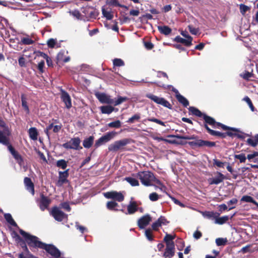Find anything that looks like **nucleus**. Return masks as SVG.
<instances>
[{
	"mask_svg": "<svg viewBox=\"0 0 258 258\" xmlns=\"http://www.w3.org/2000/svg\"><path fill=\"white\" fill-rule=\"evenodd\" d=\"M137 177L140 179L142 183L146 186L152 185V183L154 181L159 185L161 184V182L155 178L153 174L148 171L139 172Z\"/></svg>",
	"mask_w": 258,
	"mask_h": 258,
	"instance_id": "obj_1",
	"label": "nucleus"
},
{
	"mask_svg": "<svg viewBox=\"0 0 258 258\" xmlns=\"http://www.w3.org/2000/svg\"><path fill=\"white\" fill-rule=\"evenodd\" d=\"M20 233L30 246L42 248L44 243L39 241L37 237L31 235L22 229L20 230Z\"/></svg>",
	"mask_w": 258,
	"mask_h": 258,
	"instance_id": "obj_2",
	"label": "nucleus"
},
{
	"mask_svg": "<svg viewBox=\"0 0 258 258\" xmlns=\"http://www.w3.org/2000/svg\"><path fill=\"white\" fill-rule=\"evenodd\" d=\"M81 140L79 138H72L69 141L62 145V146L66 149H73L79 150L82 149L80 146Z\"/></svg>",
	"mask_w": 258,
	"mask_h": 258,
	"instance_id": "obj_3",
	"label": "nucleus"
},
{
	"mask_svg": "<svg viewBox=\"0 0 258 258\" xmlns=\"http://www.w3.org/2000/svg\"><path fill=\"white\" fill-rule=\"evenodd\" d=\"M146 97L151 99L157 104H160L169 109L171 108L172 106L170 103L163 98L159 97L151 94H147Z\"/></svg>",
	"mask_w": 258,
	"mask_h": 258,
	"instance_id": "obj_4",
	"label": "nucleus"
},
{
	"mask_svg": "<svg viewBox=\"0 0 258 258\" xmlns=\"http://www.w3.org/2000/svg\"><path fill=\"white\" fill-rule=\"evenodd\" d=\"M129 143V140L124 139L121 140L114 142L108 146V150L110 151H117Z\"/></svg>",
	"mask_w": 258,
	"mask_h": 258,
	"instance_id": "obj_5",
	"label": "nucleus"
},
{
	"mask_svg": "<svg viewBox=\"0 0 258 258\" xmlns=\"http://www.w3.org/2000/svg\"><path fill=\"white\" fill-rule=\"evenodd\" d=\"M104 196L108 199H112L119 202H122L124 200V196L121 192L116 191H111L103 194Z\"/></svg>",
	"mask_w": 258,
	"mask_h": 258,
	"instance_id": "obj_6",
	"label": "nucleus"
},
{
	"mask_svg": "<svg viewBox=\"0 0 258 258\" xmlns=\"http://www.w3.org/2000/svg\"><path fill=\"white\" fill-rule=\"evenodd\" d=\"M51 215L57 221H62L67 219L68 215L61 211L58 208L54 207L51 211Z\"/></svg>",
	"mask_w": 258,
	"mask_h": 258,
	"instance_id": "obj_7",
	"label": "nucleus"
},
{
	"mask_svg": "<svg viewBox=\"0 0 258 258\" xmlns=\"http://www.w3.org/2000/svg\"><path fill=\"white\" fill-rule=\"evenodd\" d=\"M117 133L115 132H110L106 133L104 136L100 138L95 143V146L99 147L100 145L109 142L113 139Z\"/></svg>",
	"mask_w": 258,
	"mask_h": 258,
	"instance_id": "obj_8",
	"label": "nucleus"
},
{
	"mask_svg": "<svg viewBox=\"0 0 258 258\" xmlns=\"http://www.w3.org/2000/svg\"><path fill=\"white\" fill-rule=\"evenodd\" d=\"M42 248L44 249L53 258H59L60 256L59 250L53 245L44 243Z\"/></svg>",
	"mask_w": 258,
	"mask_h": 258,
	"instance_id": "obj_9",
	"label": "nucleus"
},
{
	"mask_svg": "<svg viewBox=\"0 0 258 258\" xmlns=\"http://www.w3.org/2000/svg\"><path fill=\"white\" fill-rule=\"evenodd\" d=\"M95 96L102 103L110 104L114 102L113 100L110 98V96L105 93H97L95 94Z\"/></svg>",
	"mask_w": 258,
	"mask_h": 258,
	"instance_id": "obj_10",
	"label": "nucleus"
},
{
	"mask_svg": "<svg viewBox=\"0 0 258 258\" xmlns=\"http://www.w3.org/2000/svg\"><path fill=\"white\" fill-rule=\"evenodd\" d=\"M203 118L206 123H208L210 125H212L213 127L214 128H215L217 126H221L222 128L224 130L229 129V128L228 126L222 124L220 123H216L213 118L208 116L205 114L203 115Z\"/></svg>",
	"mask_w": 258,
	"mask_h": 258,
	"instance_id": "obj_11",
	"label": "nucleus"
},
{
	"mask_svg": "<svg viewBox=\"0 0 258 258\" xmlns=\"http://www.w3.org/2000/svg\"><path fill=\"white\" fill-rule=\"evenodd\" d=\"M60 98L67 108L69 109L72 107L71 97L66 91L61 90Z\"/></svg>",
	"mask_w": 258,
	"mask_h": 258,
	"instance_id": "obj_12",
	"label": "nucleus"
},
{
	"mask_svg": "<svg viewBox=\"0 0 258 258\" xmlns=\"http://www.w3.org/2000/svg\"><path fill=\"white\" fill-rule=\"evenodd\" d=\"M152 218L151 216L147 214L140 218L138 221L139 227L141 229H144L151 221Z\"/></svg>",
	"mask_w": 258,
	"mask_h": 258,
	"instance_id": "obj_13",
	"label": "nucleus"
},
{
	"mask_svg": "<svg viewBox=\"0 0 258 258\" xmlns=\"http://www.w3.org/2000/svg\"><path fill=\"white\" fill-rule=\"evenodd\" d=\"M69 176L68 170L64 171L59 172V179L56 183V185L58 186H61L64 184L68 182L67 178Z\"/></svg>",
	"mask_w": 258,
	"mask_h": 258,
	"instance_id": "obj_14",
	"label": "nucleus"
},
{
	"mask_svg": "<svg viewBox=\"0 0 258 258\" xmlns=\"http://www.w3.org/2000/svg\"><path fill=\"white\" fill-rule=\"evenodd\" d=\"M174 244L168 243L166 245L165 251L163 254L165 258H171L174 254Z\"/></svg>",
	"mask_w": 258,
	"mask_h": 258,
	"instance_id": "obj_15",
	"label": "nucleus"
},
{
	"mask_svg": "<svg viewBox=\"0 0 258 258\" xmlns=\"http://www.w3.org/2000/svg\"><path fill=\"white\" fill-rule=\"evenodd\" d=\"M168 221L165 217L161 216L156 221L154 222L152 225L153 230L157 231L159 227L162 225H166L168 223Z\"/></svg>",
	"mask_w": 258,
	"mask_h": 258,
	"instance_id": "obj_16",
	"label": "nucleus"
},
{
	"mask_svg": "<svg viewBox=\"0 0 258 258\" xmlns=\"http://www.w3.org/2000/svg\"><path fill=\"white\" fill-rule=\"evenodd\" d=\"M217 176L208 179L210 184H218L225 178V176L220 172H217Z\"/></svg>",
	"mask_w": 258,
	"mask_h": 258,
	"instance_id": "obj_17",
	"label": "nucleus"
},
{
	"mask_svg": "<svg viewBox=\"0 0 258 258\" xmlns=\"http://www.w3.org/2000/svg\"><path fill=\"white\" fill-rule=\"evenodd\" d=\"M68 53V51L64 50H62L59 52L57 55V60L58 62L62 61L67 62L70 61V57L69 56H66Z\"/></svg>",
	"mask_w": 258,
	"mask_h": 258,
	"instance_id": "obj_18",
	"label": "nucleus"
},
{
	"mask_svg": "<svg viewBox=\"0 0 258 258\" xmlns=\"http://www.w3.org/2000/svg\"><path fill=\"white\" fill-rule=\"evenodd\" d=\"M24 182L27 190L30 192L33 195H34V184L31 179L29 177L24 178Z\"/></svg>",
	"mask_w": 258,
	"mask_h": 258,
	"instance_id": "obj_19",
	"label": "nucleus"
},
{
	"mask_svg": "<svg viewBox=\"0 0 258 258\" xmlns=\"http://www.w3.org/2000/svg\"><path fill=\"white\" fill-rule=\"evenodd\" d=\"M50 203V200L47 197L42 195L41 197V200L40 202V208L42 211H44L45 209H47L49 204Z\"/></svg>",
	"mask_w": 258,
	"mask_h": 258,
	"instance_id": "obj_20",
	"label": "nucleus"
},
{
	"mask_svg": "<svg viewBox=\"0 0 258 258\" xmlns=\"http://www.w3.org/2000/svg\"><path fill=\"white\" fill-rule=\"evenodd\" d=\"M8 148L9 151L12 154L14 158L17 160V162L19 164H21L23 160L21 155L16 151L15 150V149L11 145H9Z\"/></svg>",
	"mask_w": 258,
	"mask_h": 258,
	"instance_id": "obj_21",
	"label": "nucleus"
},
{
	"mask_svg": "<svg viewBox=\"0 0 258 258\" xmlns=\"http://www.w3.org/2000/svg\"><path fill=\"white\" fill-rule=\"evenodd\" d=\"M192 37L190 36H187L186 38H182L181 37L178 36L175 38V40L177 42H180L185 44L186 46H190L191 45Z\"/></svg>",
	"mask_w": 258,
	"mask_h": 258,
	"instance_id": "obj_22",
	"label": "nucleus"
},
{
	"mask_svg": "<svg viewBox=\"0 0 258 258\" xmlns=\"http://www.w3.org/2000/svg\"><path fill=\"white\" fill-rule=\"evenodd\" d=\"M199 212L203 215V216L207 219L210 220H215L216 215H218V213L210 211H200Z\"/></svg>",
	"mask_w": 258,
	"mask_h": 258,
	"instance_id": "obj_23",
	"label": "nucleus"
},
{
	"mask_svg": "<svg viewBox=\"0 0 258 258\" xmlns=\"http://www.w3.org/2000/svg\"><path fill=\"white\" fill-rule=\"evenodd\" d=\"M8 135L9 134L6 131H0V143L5 145H10Z\"/></svg>",
	"mask_w": 258,
	"mask_h": 258,
	"instance_id": "obj_24",
	"label": "nucleus"
},
{
	"mask_svg": "<svg viewBox=\"0 0 258 258\" xmlns=\"http://www.w3.org/2000/svg\"><path fill=\"white\" fill-rule=\"evenodd\" d=\"M176 97L178 101L184 106L186 107L189 105L188 100L184 97L180 95L178 90H176Z\"/></svg>",
	"mask_w": 258,
	"mask_h": 258,
	"instance_id": "obj_25",
	"label": "nucleus"
},
{
	"mask_svg": "<svg viewBox=\"0 0 258 258\" xmlns=\"http://www.w3.org/2000/svg\"><path fill=\"white\" fill-rule=\"evenodd\" d=\"M220 214L218 213V215H216V218L215 220V223L219 225H222L225 223L229 219L228 216H224L219 217Z\"/></svg>",
	"mask_w": 258,
	"mask_h": 258,
	"instance_id": "obj_26",
	"label": "nucleus"
},
{
	"mask_svg": "<svg viewBox=\"0 0 258 258\" xmlns=\"http://www.w3.org/2000/svg\"><path fill=\"white\" fill-rule=\"evenodd\" d=\"M102 113L109 114L114 110V108L110 105L102 106L100 107Z\"/></svg>",
	"mask_w": 258,
	"mask_h": 258,
	"instance_id": "obj_27",
	"label": "nucleus"
},
{
	"mask_svg": "<svg viewBox=\"0 0 258 258\" xmlns=\"http://www.w3.org/2000/svg\"><path fill=\"white\" fill-rule=\"evenodd\" d=\"M241 202H244L246 203H251L255 205L257 207H258V203L256 202L251 197L249 196H244L241 199Z\"/></svg>",
	"mask_w": 258,
	"mask_h": 258,
	"instance_id": "obj_28",
	"label": "nucleus"
},
{
	"mask_svg": "<svg viewBox=\"0 0 258 258\" xmlns=\"http://www.w3.org/2000/svg\"><path fill=\"white\" fill-rule=\"evenodd\" d=\"M29 135L30 138L33 140H36L37 139L38 133L37 129L35 127H31L29 130Z\"/></svg>",
	"mask_w": 258,
	"mask_h": 258,
	"instance_id": "obj_29",
	"label": "nucleus"
},
{
	"mask_svg": "<svg viewBox=\"0 0 258 258\" xmlns=\"http://www.w3.org/2000/svg\"><path fill=\"white\" fill-rule=\"evenodd\" d=\"M93 141H94V137L93 136H90L89 138L85 139L83 141V146L85 148H89L92 146V145L93 143Z\"/></svg>",
	"mask_w": 258,
	"mask_h": 258,
	"instance_id": "obj_30",
	"label": "nucleus"
},
{
	"mask_svg": "<svg viewBox=\"0 0 258 258\" xmlns=\"http://www.w3.org/2000/svg\"><path fill=\"white\" fill-rule=\"evenodd\" d=\"M127 213L132 214L137 211V206L135 202H131L127 206Z\"/></svg>",
	"mask_w": 258,
	"mask_h": 258,
	"instance_id": "obj_31",
	"label": "nucleus"
},
{
	"mask_svg": "<svg viewBox=\"0 0 258 258\" xmlns=\"http://www.w3.org/2000/svg\"><path fill=\"white\" fill-rule=\"evenodd\" d=\"M158 29L161 33L166 35L169 34L171 32V29L166 26H159L158 27Z\"/></svg>",
	"mask_w": 258,
	"mask_h": 258,
	"instance_id": "obj_32",
	"label": "nucleus"
},
{
	"mask_svg": "<svg viewBox=\"0 0 258 258\" xmlns=\"http://www.w3.org/2000/svg\"><path fill=\"white\" fill-rule=\"evenodd\" d=\"M6 221L12 226L17 227V225L16 223L15 222L14 219H13L11 215L10 214L7 213L5 214L4 215Z\"/></svg>",
	"mask_w": 258,
	"mask_h": 258,
	"instance_id": "obj_33",
	"label": "nucleus"
},
{
	"mask_svg": "<svg viewBox=\"0 0 258 258\" xmlns=\"http://www.w3.org/2000/svg\"><path fill=\"white\" fill-rule=\"evenodd\" d=\"M106 3L107 5L110 6H118L122 8H127L126 6L119 4L117 0H106Z\"/></svg>",
	"mask_w": 258,
	"mask_h": 258,
	"instance_id": "obj_34",
	"label": "nucleus"
},
{
	"mask_svg": "<svg viewBox=\"0 0 258 258\" xmlns=\"http://www.w3.org/2000/svg\"><path fill=\"white\" fill-rule=\"evenodd\" d=\"M125 180L132 186H138L139 185L138 180L134 178L128 177H126Z\"/></svg>",
	"mask_w": 258,
	"mask_h": 258,
	"instance_id": "obj_35",
	"label": "nucleus"
},
{
	"mask_svg": "<svg viewBox=\"0 0 258 258\" xmlns=\"http://www.w3.org/2000/svg\"><path fill=\"white\" fill-rule=\"evenodd\" d=\"M175 238V235H172L170 234H168L167 233L166 234V236L164 238V241L166 242V244L167 245L168 243L170 244H174V242L172 241V240Z\"/></svg>",
	"mask_w": 258,
	"mask_h": 258,
	"instance_id": "obj_36",
	"label": "nucleus"
},
{
	"mask_svg": "<svg viewBox=\"0 0 258 258\" xmlns=\"http://www.w3.org/2000/svg\"><path fill=\"white\" fill-rule=\"evenodd\" d=\"M102 14L107 20H111L113 18V14L111 11H108L104 8L102 9Z\"/></svg>",
	"mask_w": 258,
	"mask_h": 258,
	"instance_id": "obj_37",
	"label": "nucleus"
},
{
	"mask_svg": "<svg viewBox=\"0 0 258 258\" xmlns=\"http://www.w3.org/2000/svg\"><path fill=\"white\" fill-rule=\"evenodd\" d=\"M189 111L192 113V114L201 117L203 116L202 113L198 109L194 107H190L189 108Z\"/></svg>",
	"mask_w": 258,
	"mask_h": 258,
	"instance_id": "obj_38",
	"label": "nucleus"
},
{
	"mask_svg": "<svg viewBox=\"0 0 258 258\" xmlns=\"http://www.w3.org/2000/svg\"><path fill=\"white\" fill-rule=\"evenodd\" d=\"M121 123L119 120L108 123L107 125L111 128H119L121 126Z\"/></svg>",
	"mask_w": 258,
	"mask_h": 258,
	"instance_id": "obj_39",
	"label": "nucleus"
},
{
	"mask_svg": "<svg viewBox=\"0 0 258 258\" xmlns=\"http://www.w3.org/2000/svg\"><path fill=\"white\" fill-rule=\"evenodd\" d=\"M205 127L206 128V129L207 130V131H208V132L211 135H213V136H222L223 135V134L220 133V132H217V131H215L214 130H212L211 129H210L208 126L207 125V124H205Z\"/></svg>",
	"mask_w": 258,
	"mask_h": 258,
	"instance_id": "obj_40",
	"label": "nucleus"
},
{
	"mask_svg": "<svg viewBox=\"0 0 258 258\" xmlns=\"http://www.w3.org/2000/svg\"><path fill=\"white\" fill-rule=\"evenodd\" d=\"M22 106L27 113H29V109L24 95L21 96Z\"/></svg>",
	"mask_w": 258,
	"mask_h": 258,
	"instance_id": "obj_41",
	"label": "nucleus"
},
{
	"mask_svg": "<svg viewBox=\"0 0 258 258\" xmlns=\"http://www.w3.org/2000/svg\"><path fill=\"white\" fill-rule=\"evenodd\" d=\"M56 165L57 167H60L62 169H64L67 166V163L64 160L61 159L57 161Z\"/></svg>",
	"mask_w": 258,
	"mask_h": 258,
	"instance_id": "obj_42",
	"label": "nucleus"
},
{
	"mask_svg": "<svg viewBox=\"0 0 258 258\" xmlns=\"http://www.w3.org/2000/svg\"><path fill=\"white\" fill-rule=\"evenodd\" d=\"M118 205L117 203L113 201L108 202L107 203V208L110 210H116L115 208Z\"/></svg>",
	"mask_w": 258,
	"mask_h": 258,
	"instance_id": "obj_43",
	"label": "nucleus"
},
{
	"mask_svg": "<svg viewBox=\"0 0 258 258\" xmlns=\"http://www.w3.org/2000/svg\"><path fill=\"white\" fill-rule=\"evenodd\" d=\"M227 240L226 238H218L216 239V243L218 246L224 245L226 244Z\"/></svg>",
	"mask_w": 258,
	"mask_h": 258,
	"instance_id": "obj_44",
	"label": "nucleus"
},
{
	"mask_svg": "<svg viewBox=\"0 0 258 258\" xmlns=\"http://www.w3.org/2000/svg\"><path fill=\"white\" fill-rule=\"evenodd\" d=\"M127 100V98L125 97H119L117 99L114 101L113 103L114 106L118 105L121 104L122 102L126 101Z\"/></svg>",
	"mask_w": 258,
	"mask_h": 258,
	"instance_id": "obj_45",
	"label": "nucleus"
},
{
	"mask_svg": "<svg viewBox=\"0 0 258 258\" xmlns=\"http://www.w3.org/2000/svg\"><path fill=\"white\" fill-rule=\"evenodd\" d=\"M21 42L25 45H30L33 44L34 41L29 37H24L21 39Z\"/></svg>",
	"mask_w": 258,
	"mask_h": 258,
	"instance_id": "obj_46",
	"label": "nucleus"
},
{
	"mask_svg": "<svg viewBox=\"0 0 258 258\" xmlns=\"http://www.w3.org/2000/svg\"><path fill=\"white\" fill-rule=\"evenodd\" d=\"M202 143H203V140H197L195 141L190 142L188 143V144L191 146L201 147L202 146Z\"/></svg>",
	"mask_w": 258,
	"mask_h": 258,
	"instance_id": "obj_47",
	"label": "nucleus"
},
{
	"mask_svg": "<svg viewBox=\"0 0 258 258\" xmlns=\"http://www.w3.org/2000/svg\"><path fill=\"white\" fill-rule=\"evenodd\" d=\"M113 64L117 67H121L124 65L123 61L120 58H115L113 60Z\"/></svg>",
	"mask_w": 258,
	"mask_h": 258,
	"instance_id": "obj_48",
	"label": "nucleus"
},
{
	"mask_svg": "<svg viewBox=\"0 0 258 258\" xmlns=\"http://www.w3.org/2000/svg\"><path fill=\"white\" fill-rule=\"evenodd\" d=\"M237 202H238L237 200L235 198H233V199H231V200H230L229 201H228L227 202V204L230 207L229 208V210H230L231 209L235 208V207L232 206V205L236 204Z\"/></svg>",
	"mask_w": 258,
	"mask_h": 258,
	"instance_id": "obj_49",
	"label": "nucleus"
},
{
	"mask_svg": "<svg viewBox=\"0 0 258 258\" xmlns=\"http://www.w3.org/2000/svg\"><path fill=\"white\" fill-rule=\"evenodd\" d=\"M234 158L235 159H237L239 160L240 162H241V163L245 162L246 159L245 155L243 154L235 155Z\"/></svg>",
	"mask_w": 258,
	"mask_h": 258,
	"instance_id": "obj_50",
	"label": "nucleus"
},
{
	"mask_svg": "<svg viewBox=\"0 0 258 258\" xmlns=\"http://www.w3.org/2000/svg\"><path fill=\"white\" fill-rule=\"evenodd\" d=\"M176 138L178 139H185V140H195L196 139V137L195 136H182L180 135H176L174 136Z\"/></svg>",
	"mask_w": 258,
	"mask_h": 258,
	"instance_id": "obj_51",
	"label": "nucleus"
},
{
	"mask_svg": "<svg viewBox=\"0 0 258 258\" xmlns=\"http://www.w3.org/2000/svg\"><path fill=\"white\" fill-rule=\"evenodd\" d=\"M243 100L244 101H245L248 104L251 110L252 111H254V106H253V104H252V102L251 101L250 98L246 96L243 99Z\"/></svg>",
	"mask_w": 258,
	"mask_h": 258,
	"instance_id": "obj_52",
	"label": "nucleus"
},
{
	"mask_svg": "<svg viewBox=\"0 0 258 258\" xmlns=\"http://www.w3.org/2000/svg\"><path fill=\"white\" fill-rule=\"evenodd\" d=\"M145 234L146 237L149 240H150V241L153 240L152 232L150 229H146L145 231Z\"/></svg>",
	"mask_w": 258,
	"mask_h": 258,
	"instance_id": "obj_53",
	"label": "nucleus"
},
{
	"mask_svg": "<svg viewBox=\"0 0 258 258\" xmlns=\"http://www.w3.org/2000/svg\"><path fill=\"white\" fill-rule=\"evenodd\" d=\"M140 118V114H136L134 115H133L132 117L130 118L127 121L128 123H133L134 122L135 120H138Z\"/></svg>",
	"mask_w": 258,
	"mask_h": 258,
	"instance_id": "obj_54",
	"label": "nucleus"
},
{
	"mask_svg": "<svg viewBox=\"0 0 258 258\" xmlns=\"http://www.w3.org/2000/svg\"><path fill=\"white\" fill-rule=\"evenodd\" d=\"M47 44L48 47L53 48L56 44V40L53 38H50L48 40Z\"/></svg>",
	"mask_w": 258,
	"mask_h": 258,
	"instance_id": "obj_55",
	"label": "nucleus"
},
{
	"mask_svg": "<svg viewBox=\"0 0 258 258\" xmlns=\"http://www.w3.org/2000/svg\"><path fill=\"white\" fill-rule=\"evenodd\" d=\"M147 120L149 121H151V122H156L159 124H160L162 126H165V123L163 121H162L161 120H159V119H158L157 118H149L147 119Z\"/></svg>",
	"mask_w": 258,
	"mask_h": 258,
	"instance_id": "obj_56",
	"label": "nucleus"
},
{
	"mask_svg": "<svg viewBox=\"0 0 258 258\" xmlns=\"http://www.w3.org/2000/svg\"><path fill=\"white\" fill-rule=\"evenodd\" d=\"M149 199L152 201H156L159 199V196L156 192H153L150 194Z\"/></svg>",
	"mask_w": 258,
	"mask_h": 258,
	"instance_id": "obj_57",
	"label": "nucleus"
},
{
	"mask_svg": "<svg viewBox=\"0 0 258 258\" xmlns=\"http://www.w3.org/2000/svg\"><path fill=\"white\" fill-rule=\"evenodd\" d=\"M226 164H227L226 162H222L217 159L214 160V164L219 167L223 168Z\"/></svg>",
	"mask_w": 258,
	"mask_h": 258,
	"instance_id": "obj_58",
	"label": "nucleus"
},
{
	"mask_svg": "<svg viewBox=\"0 0 258 258\" xmlns=\"http://www.w3.org/2000/svg\"><path fill=\"white\" fill-rule=\"evenodd\" d=\"M243 79L248 80L252 76V74L250 72L245 71L243 74L240 75Z\"/></svg>",
	"mask_w": 258,
	"mask_h": 258,
	"instance_id": "obj_59",
	"label": "nucleus"
},
{
	"mask_svg": "<svg viewBox=\"0 0 258 258\" xmlns=\"http://www.w3.org/2000/svg\"><path fill=\"white\" fill-rule=\"evenodd\" d=\"M18 258H36L33 255L30 254L29 252H27L26 255H24L23 253H21L19 254Z\"/></svg>",
	"mask_w": 258,
	"mask_h": 258,
	"instance_id": "obj_60",
	"label": "nucleus"
},
{
	"mask_svg": "<svg viewBox=\"0 0 258 258\" xmlns=\"http://www.w3.org/2000/svg\"><path fill=\"white\" fill-rule=\"evenodd\" d=\"M70 13L71 15H72L74 17L78 19H79L80 18V16H81V14L80 13L77 11V10H75V11H72V12H70Z\"/></svg>",
	"mask_w": 258,
	"mask_h": 258,
	"instance_id": "obj_61",
	"label": "nucleus"
},
{
	"mask_svg": "<svg viewBox=\"0 0 258 258\" xmlns=\"http://www.w3.org/2000/svg\"><path fill=\"white\" fill-rule=\"evenodd\" d=\"M203 143H202V146H206L208 147H213L215 145V143L214 142H208L203 141Z\"/></svg>",
	"mask_w": 258,
	"mask_h": 258,
	"instance_id": "obj_62",
	"label": "nucleus"
},
{
	"mask_svg": "<svg viewBox=\"0 0 258 258\" xmlns=\"http://www.w3.org/2000/svg\"><path fill=\"white\" fill-rule=\"evenodd\" d=\"M247 142L248 144L250 145L252 147H255L257 145V143L255 140H253L252 139H248L247 140Z\"/></svg>",
	"mask_w": 258,
	"mask_h": 258,
	"instance_id": "obj_63",
	"label": "nucleus"
},
{
	"mask_svg": "<svg viewBox=\"0 0 258 258\" xmlns=\"http://www.w3.org/2000/svg\"><path fill=\"white\" fill-rule=\"evenodd\" d=\"M248 9V7L244 5H240V12L242 14H244Z\"/></svg>",
	"mask_w": 258,
	"mask_h": 258,
	"instance_id": "obj_64",
	"label": "nucleus"
}]
</instances>
